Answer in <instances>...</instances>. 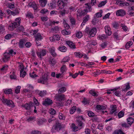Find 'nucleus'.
Instances as JSON below:
<instances>
[{"label": "nucleus", "mask_w": 134, "mask_h": 134, "mask_svg": "<svg viewBox=\"0 0 134 134\" xmlns=\"http://www.w3.org/2000/svg\"><path fill=\"white\" fill-rule=\"evenodd\" d=\"M55 48L53 47L50 48L48 49L49 53L54 57H56L57 56V53L55 51Z\"/></svg>", "instance_id": "nucleus-6"}, {"label": "nucleus", "mask_w": 134, "mask_h": 134, "mask_svg": "<svg viewBox=\"0 0 134 134\" xmlns=\"http://www.w3.org/2000/svg\"><path fill=\"white\" fill-rule=\"evenodd\" d=\"M45 121L46 120L44 119H39L37 121V123L38 125L40 126L42 125Z\"/></svg>", "instance_id": "nucleus-27"}, {"label": "nucleus", "mask_w": 134, "mask_h": 134, "mask_svg": "<svg viewBox=\"0 0 134 134\" xmlns=\"http://www.w3.org/2000/svg\"><path fill=\"white\" fill-rule=\"evenodd\" d=\"M66 66L64 65H63L62 66L61 68L60 71L62 73H63L64 72L66 71Z\"/></svg>", "instance_id": "nucleus-37"}, {"label": "nucleus", "mask_w": 134, "mask_h": 134, "mask_svg": "<svg viewBox=\"0 0 134 134\" xmlns=\"http://www.w3.org/2000/svg\"><path fill=\"white\" fill-rule=\"evenodd\" d=\"M62 33L64 35H67L70 34V32L67 31L66 30L62 31Z\"/></svg>", "instance_id": "nucleus-51"}, {"label": "nucleus", "mask_w": 134, "mask_h": 134, "mask_svg": "<svg viewBox=\"0 0 134 134\" xmlns=\"http://www.w3.org/2000/svg\"><path fill=\"white\" fill-rule=\"evenodd\" d=\"M66 88L65 87H63L59 89L58 92L59 94H61L64 92L66 91Z\"/></svg>", "instance_id": "nucleus-28"}, {"label": "nucleus", "mask_w": 134, "mask_h": 134, "mask_svg": "<svg viewBox=\"0 0 134 134\" xmlns=\"http://www.w3.org/2000/svg\"><path fill=\"white\" fill-rule=\"evenodd\" d=\"M125 86H126V88L125 89H123L122 91H126L130 88V83H126L125 84Z\"/></svg>", "instance_id": "nucleus-38"}, {"label": "nucleus", "mask_w": 134, "mask_h": 134, "mask_svg": "<svg viewBox=\"0 0 134 134\" xmlns=\"http://www.w3.org/2000/svg\"><path fill=\"white\" fill-rule=\"evenodd\" d=\"M88 115L90 117H93L94 115V114L92 111H88Z\"/></svg>", "instance_id": "nucleus-61"}, {"label": "nucleus", "mask_w": 134, "mask_h": 134, "mask_svg": "<svg viewBox=\"0 0 134 134\" xmlns=\"http://www.w3.org/2000/svg\"><path fill=\"white\" fill-rule=\"evenodd\" d=\"M5 33V30L4 26L2 25V24L0 25V34H3Z\"/></svg>", "instance_id": "nucleus-25"}, {"label": "nucleus", "mask_w": 134, "mask_h": 134, "mask_svg": "<svg viewBox=\"0 0 134 134\" xmlns=\"http://www.w3.org/2000/svg\"><path fill=\"white\" fill-rule=\"evenodd\" d=\"M127 123L130 126L132 124L134 121V119L132 117H129L127 119Z\"/></svg>", "instance_id": "nucleus-26"}, {"label": "nucleus", "mask_w": 134, "mask_h": 134, "mask_svg": "<svg viewBox=\"0 0 134 134\" xmlns=\"http://www.w3.org/2000/svg\"><path fill=\"white\" fill-rule=\"evenodd\" d=\"M66 43V44L71 48L75 49L76 48L75 44L72 42L70 41H67Z\"/></svg>", "instance_id": "nucleus-17"}, {"label": "nucleus", "mask_w": 134, "mask_h": 134, "mask_svg": "<svg viewBox=\"0 0 134 134\" xmlns=\"http://www.w3.org/2000/svg\"><path fill=\"white\" fill-rule=\"evenodd\" d=\"M12 90L11 89H6L4 91V93L6 94H10L12 93Z\"/></svg>", "instance_id": "nucleus-52"}, {"label": "nucleus", "mask_w": 134, "mask_h": 134, "mask_svg": "<svg viewBox=\"0 0 134 134\" xmlns=\"http://www.w3.org/2000/svg\"><path fill=\"white\" fill-rule=\"evenodd\" d=\"M69 60V58L68 57H66L63 59L61 62L62 64H64L66 62H68Z\"/></svg>", "instance_id": "nucleus-35"}, {"label": "nucleus", "mask_w": 134, "mask_h": 134, "mask_svg": "<svg viewBox=\"0 0 134 134\" xmlns=\"http://www.w3.org/2000/svg\"><path fill=\"white\" fill-rule=\"evenodd\" d=\"M97 22L98 21L97 20V18H96V16H94L93 20L92 21V24L93 25H95Z\"/></svg>", "instance_id": "nucleus-56"}, {"label": "nucleus", "mask_w": 134, "mask_h": 134, "mask_svg": "<svg viewBox=\"0 0 134 134\" xmlns=\"http://www.w3.org/2000/svg\"><path fill=\"white\" fill-rule=\"evenodd\" d=\"M49 113L52 115H54L55 114L56 111L54 109L52 108H51L48 111Z\"/></svg>", "instance_id": "nucleus-54"}, {"label": "nucleus", "mask_w": 134, "mask_h": 134, "mask_svg": "<svg viewBox=\"0 0 134 134\" xmlns=\"http://www.w3.org/2000/svg\"><path fill=\"white\" fill-rule=\"evenodd\" d=\"M26 16L29 18H34L33 14L30 12L28 13L26 15Z\"/></svg>", "instance_id": "nucleus-58"}, {"label": "nucleus", "mask_w": 134, "mask_h": 134, "mask_svg": "<svg viewBox=\"0 0 134 134\" xmlns=\"http://www.w3.org/2000/svg\"><path fill=\"white\" fill-rule=\"evenodd\" d=\"M38 30H32L31 31L30 33L32 35H35L38 32Z\"/></svg>", "instance_id": "nucleus-63"}, {"label": "nucleus", "mask_w": 134, "mask_h": 134, "mask_svg": "<svg viewBox=\"0 0 134 134\" xmlns=\"http://www.w3.org/2000/svg\"><path fill=\"white\" fill-rule=\"evenodd\" d=\"M116 15L118 16H123L125 15L126 13L125 11L122 9L117 10L116 13Z\"/></svg>", "instance_id": "nucleus-5"}, {"label": "nucleus", "mask_w": 134, "mask_h": 134, "mask_svg": "<svg viewBox=\"0 0 134 134\" xmlns=\"http://www.w3.org/2000/svg\"><path fill=\"white\" fill-rule=\"evenodd\" d=\"M116 105H113L112 107L111 110L110 111L111 114H113L115 112L116 110Z\"/></svg>", "instance_id": "nucleus-39"}, {"label": "nucleus", "mask_w": 134, "mask_h": 134, "mask_svg": "<svg viewBox=\"0 0 134 134\" xmlns=\"http://www.w3.org/2000/svg\"><path fill=\"white\" fill-rule=\"evenodd\" d=\"M34 36L35 40L37 41L41 40L43 38L42 36L40 33H38Z\"/></svg>", "instance_id": "nucleus-19"}, {"label": "nucleus", "mask_w": 134, "mask_h": 134, "mask_svg": "<svg viewBox=\"0 0 134 134\" xmlns=\"http://www.w3.org/2000/svg\"><path fill=\"white\" fill-rule=\"evenodd\" d=\"M15 23H12L10 24L8 27V29L11 31L13 30L15 28L17 27Z\"/></svg>", "instance_id": "nucleus-20"}, {"label": "nucleus", "mask_w": 134, "mask_h": 134, "mask_svg": "<svg viewBox=\"0 0 134 134\" xmlns=\"http://www.w3.org/2000/svg\"><path fill=\"white\" fill-rule=\"evenodd\" d=\"M8 6L9 8L10 9L13 8L15 7L14 2H13L12 3H9Z\"/></svg>", "instance_id": "nucleus-53"}, {"label": "nucleus", "mask_w": 134, "mask_h": 134, "mask_svg": "<svg viewBox=\"0 0 134 134\" xmlns=\"http://www.w3.org/2000/svg\"><path fill=\"white\" fill-rule=\"evenodd\" d=\"M14 23H15L16 25V26L18 27V26H20L21 23V19L20 18H16L14 22H13Z\"/></svg>", "instance_id": "nucleus-23"}, {"label": "nucleus", "mask_w": 134, "mask_h": 134, "mask_svg": "<svg viewBox=\"0 0 134 134\" xmlns=\"http://www.w3.org/2000/svg\"><path fill=\"white\" fill-rule=\"evenodd\" d=\"M74 54L76 57L77 58H81L83 56V54L80 52H75Z\"/></svg>", "instance_id": "nucleus-33"}, {"label": "nucleus", "mask_w": 134, "mask_h": 134, "mask_svg": "<svg viewBox=\"0 0 134 134\" xmlns=\"http://www.w3.org/2000/svg\"><path fill=\"white\" fill-rule=\"evenodd\" d=\"M107 36L104 34L99 35L98 37H99L100 40L105 39L107 38Z\"/></svg>", "instance_id": "nucleus-40"}, {"label": "nucleus", "mask_w": 134, "mask_h": 134, "mask_svg": "<svg viewBox=\"0 0 134 134\" xmlns=\"http://www.w3.org/2000/svg\"><path fill=\"white\" fill-rule=\"evenodd\" d=\"M4 58L6 60H7L10 58V55L7 53H5L4 54Z\"/></svg>", "instance_id": "nucleus-43"}, {"label": "nucleus", "mask_w": 134, "mask_h": 134, "mask_svg": "<svg viewBox=\"0 0 134 134\" xmlns=\"http://www.w3.org/2000/svg\"><path fill=\"white\" fill-rule=\"evenodd\" d=\"M57 5L61 9L64 8L65 6V4H64L63 1L62 0H58L57 2Z\"/></svg>", "instance_id": "nucleus-9"}, {"label": "nucleus", "mask_w": 134, "mask_h": 134, "mask_svg": "<svg viewBox=\"0 0 134 134\" xmlns=\"http://www.w3.org/2000/svg\"><path fill=\"white\" fill-rule=\"evenodd\" d=\"M21 69L20 72V77H24L26 74V71L24 70V68L23 66H22L21 68Z\"/></svg>", "instance_id": "nucleus-14"}, {"label": "nucleus", "mask_w": 134, "mask_h": 134, "mask_svg": "<svg viewBox=\"0 0 134 134\" xmlns=\"http://www.w3.org/2000/svg\"><path fill=\"white\" fill-rule=\"evenodd\" d=\"M53 103L52 101L50 99L47 98L46 99L45 101L42 102V104L45 106L49 105Z\"/></svg>", "instance_id": "nucleus-10"}, {"label": "nucleus", "mask_w": 134, "mask_h": 134, "mask_svg": "<svg viewBox=\"0 0 134 134\" xmlns=\"http://www.w3.org/2000/svg\"><path fill=\"white\" fill-rule=\"evenodd\" d=\"M124 114V112L122 111H121L118 114V116L119 118L123 117Z\"/></svg>", "instance_id": "nucleus-45"}, {"label": "nucleus", "mask_w": 134, "mask_h": 134, "mask_svg": "<svg viewBox=\"0 0 134 134\" xmlns=\"http://www.w3.org/2000/svg\"><path fill=\"white\" fill-rule=\"evenodd\" d=\"M10 55H12L13 54L15 55L16 54V53L15 52H14L13 51L12 49L10 50H8V52H7Z\"/></svg>", "instance_id": "nucleus-55"}, {"label": "nucleus", "mask_w": 134, "mask_h": 134, "mask_svg": "<svg viewBox=\"0 0 134 134\" xmlns=\"http://www.w3.org/2000/svg\"><path fill=\"white\" fill-rule=\"evenodd\" d=\"M105 32L107 34L108 36H110L111 34V32L110 31V28L108 26H106L105 27Z\"/></svg>", "instance_id": "nucleus-16"}, {"label": "nucleus", "mask_w": 134, "mask_h": 134, "mask_svg": "<svg viewBox=\"0 0 134 134\" xmlns=\"http://www.w3.org/2000/svg\"><path fill=\"white\" fill-rule=\"evenodd\" d=\"M58 49L60 51L63 52H65L67 50L65 46H60L59 47Z\"/></svg>", "instance_id": "nucleus-29"}, {"label": "nucleus", "mask_w": 134, "mask_h": 134, "mask_svg": "<svg viewBox=\"0 0 134 134\" xmlns=\"http://www.w3.org/2000/svg\"><path fill=\"white\" fill-rule=\"evenodd\" d=\"M55 97L57 100L59 101L64 100L65 99V95L63 94H56Z\"/></svg>", "instance_id": "nucleus-4"}, {"label": "nucleus", "mask_w": 134, "mask_h": 134, "mask_svg": "<svg viewBox=\"0 0 134 134\" xmlns=\"http://www.w3.org/2000/svg\"><path fill=\"white\" fill-rule=\"evenodd\" d=\"M58 13L59 15V16L61 17L64 16L66 13H68V12L64 9L63 10L59 11Z\"/></svg>", "instance_id": "nucleus-18"}, {"label": "nucleus", "mask_w": 134, "mask_h": 134, "mask_svg": "<svg viewBox=\"0 0 134 134\" xmlns=\"http://www.w3.org/2000/svg\"><path fill=\"white\" fill-rule=\"evenodd\" d=\"M58 116L59 118L60 119L64 120L65 119V116L62 113H59Z\"/></svg>", "instance_id": "nucleus-41"}, {"label": "nucleus", "mask_w": 134, "mask_h": 134, "mask_svg": "<svg viewBox=\"0 0 134 134\" xmlns=\"http://www.w3.org/2000/svg\"><path fill=\"white\" fill-rule=\"evenodd\" d=\"M57 2L55 1H54L51 2L48 4V5L50 8L53 9L56 7L57 5Z\"/></svg>", "instance_id": "nucleus-13"}, {"label": "nucleus", "mask_w": 134, "mask_h": 134, "mask_svg": "<svg viewBox=\"0 0 134 134\" xmlns=\"http://www.w3.org/2000/svg\"><path fill=\"white\" fill-rule=\"evenodd\" d=\"M37 94L39 95L41 97H43L46 94V91L43 90V91H39L37 90L36 91Z\"/></svg>", "instance_id": "nucleus-15"}, {"label": "nucleus", "mask_w": 134, "mask_h": 134, "mask_svg": "<svg viewBox=\"0 0 134 134\" xmlns=\"http://www.w3.org/2000/svg\"><path fill=\"white\" fill-rule=\"evenodd\" d=\"M89 93L91 94L94 96H98V94L95 91L93 90L90 91L89 92Z\"/></svg>", "instance_id": "nucleus-46"}, {"label": "nucleus", "mask_w": 134, "mask_h": 134, "mask_svg": "<svg viewBox=\"0 0 134 134\" xmlns=\"http://www.w3.org/2000/svg\"><path fill=\"white\" fill-rule=\"evenodd\" d=\"M113 27L114 28H116L119 26L118 23L116 22H114L112 24Z\"/></svg>", "instance_id": "nucleus-62"}, {"label": "nucleus", "mask_w": 134, "mask_h": 134, "mask_svg": "<svg viewBox=\"0 0 134 134\" xmlns=\"http://www.w3.org/2000/svg\"><path fill=\"white\" fill-rule=\"evenodd\" d=\"M59 36L58 35H53L52 37L50 38V40L51 41H58L60 39Z\"/></svg>", "instance_id": "nucleus-11"}, {"label": "nucleus", "mask_w": 134, "mask_h": 134, "mask_svg": "<svg viewBox=\"0 0 134 134\" xmlns=\"http://www.w3.org/2000/svg\"><path fill=\"white\" fill-rule=\"evenodd\" d=\"M96 108L97 109L99 110H104L106 108L105 106L100 105H97L96 106Z\"/></svg>", "instance_id": "nucleus-34"}, {"label": "nucleus", "mask_w": 134, "mask_h": 134, "mask_svg": "<svg viewBox=\"0 0 134 134\" xmlns=\"http://www.w3.org/2000/svg\"><path fill=\"white\" fill-rule=\"evenodd\" d=\"M62 128L61 124L60 123H57L51 129V131L52 133L55 132L56 131H58Z\"/></svg>", "instance_id": "nucleus-3"}, {"label": "nucleus", "mask_w": 134, "mask_h": 134, "mask_svg": "<svg viewBox=\"0 0 134 134\" xmlns=\"http://www.w3.org/2000/svg\"><path fill=\"white\" fill-rule=\"evenodd\" d=\"M25 44V43L24 42V41L23 40H20L19 43V47L21 48H23Z\"/></svg>", "instance_id": "nucleus-50"}, {"label": "nucleus", "mask_w": 134, "mask_h": 134, "mask_svg": "<svg viewBox=\"0 0 134 134\" xmlns=\"http://www.w3.org/2000/svg\"><path fill=\"white\" fill-rule=\"evenodd\" d=\"M103 13V11L102 10H100V12H97L95 14L96 16V17L97 18H99L101 17L102 16V14Z\"/></svg>", "instance_id": "nucleus-42"}, {"label": "nucleus", "mask_w": 134, "mask_h": 134, "mask_svg": "<svg viewBox=\"0 0 134 134\" xmlns=\"http://www.w3.org/2000/svg\"><path fill=\"white\" fill-rule=\"evenodd\" d=\"M90 18L89 16V15H86L83 18V21L85 22H86L89 20Z\"/></svg>", "instance_id": "nucleus-60"}, {"label": "nucleus", "mask_w": 134, "mask_h": 134, "mask_svg": "<svg viewBox=\"0 0 134 134\" xmlns=\"http://www.w3.org/2000/svg\"><path fill=\"white\" fill-rule=\"evenodd\" d=\"M8 66L6 65H4L2 68L0 69V70L2 71H4L7 70L8 68Z\"/></svg>", "instance_id": "nucleus-48"}, {"label": "nucleus", "mask_w": 134, "mask_h": 134, "mask_svg": "<svg viewBox=\"0 0 134 134\" xmlns=\"http://www.w3.org/2000/svg\"><path fill=\"white\" fill-rule=\"evenodd\" d=\"M21 88V87L20 86H17L15 90V92L16 94L19 93L20 92Z\"/></svg>", "instance_id": "nucleus-47"}, {"label": "nucleus", "mask_w": 134, "mask_h": 134, "mask_svg": "<svg viewBox=\"0 0 134 134\" xmlns=\"http://www.w3.org/2000/svg\"><path fill=\"white\" fill-rule=\"evenodd\" d=\"M85 31L86 34H87L88 35V37H91L95 36L97 30L95 28H93L91 29L87 27L85 29Z\"/></svg>", "instance_id": "nucleus-1"}, {"label": "nucleus", "mask_w": 134, "mask_h": 134, "mask_svg": "<svg viewBox=\"0 0 134 134\" xmlns=\"http://www.w3.org/2000/svg\"><path fill=\"white\" fill-rule=\"evenodd\" d=\"M49 63L52 66H53L56 63V60L51 56H50L48 60Z\"/></svg>", "instance_id": "nucleus-8"}, {"label": "nucleus", "mask_w": 134, "mask_h": 134, "mask_svg": "<svg viewBox=\"0 0 134 134\" xmlns=\"http://www.w3.org/2000/svg\"><path fill=\"white\" fill-rule=\"evenodd\" d=\"M76 109V106H74L71 107L70 110V113L71 114H73L75 111Z\"/></svg>", "instance_id": "nucleus-32"}, {"label": "nucleus", "mask_w": 134, "mask_h": 134, "mask_svg": "<svg viewBox=\"0 0 134 134\" xmlns=\"http://www.w3.org/2000/svg\"><path fill=\"white\" fill-rule=\"evenodd\" d=\"M28 5L30 7L33 8L35 10H36L37 9V4L34 1L30 2L29 3Z\"/></svg>", "instance_id": "nucleus-12"}, {"label": "nucleus", "mask_w": 134, "mask_h": 134, "mask_svg": "<svg viewBox=\"0 0 134 134\" xmlns=\"http://www.w3.org/2000/svg\"><path fill=\"white\" fill-rule=\"evenodd\" d=\"M107 2L106 0L104 1L101 2L98 5V7H102V6L104 5L107 3Z\"/></svg>", "instance_id": "nucleus-49"}, {"label": "nucleus", "mask_w": 134, "mask_h": 134, "mask_svg": "<svg viewBox=\"0 0 134 134\" xmlns=\"http://www.w3.org/2000/svg\"><path fill=\"white\" fill-rule=\"evenodd\" d=\"M41 6L42 7H44L47 2V0H39Z\"/></svg>", "instance_id": "nucleus-21"}, {"label": "nucleus", "mask_w": 134, "mask_h": 134, "mask_svg": "<svg viewBox=\"0 0 134 134\" xmlns=\"http://www.w3.org/2000/svg\"><path fill=\"white\" fill-rule=\"evenodd\" d=\"M33 103L30 102L29 104L26 103L24 106L23 107L26 110H29L30 109L31 106L32 105Z\"/></svg>", "instance_id": "nucleus-24"}, {"label": "nucleus", "mask_w": 134, "mask_h": 134, "mask_svg": "<svg viewBox=\"0 0 134 134\" xmlns=\"http://www.w3.org/2000/svg\"><path fill=\"white\" fill-rule=\"evenodd\" d=\"M71 128L72 131L74 132H76L78 130V127L76 126L74 124H72Z\"/></svg>", "instance_id": "nucleus-36"}, {"label": "nucleus", "mask_w": 134, "mask_h": 134, "mask_svg": "<svg viewBox=\"0 0 134 134\" xmlns=\"http://www.w3.org/2000/svg\"><path fill=\"white\" fill-rule=\"evenodd\" d=\"M88 12L87 9H84L81 11V13L82 15H84L86 14Z\"/></svg>", "instance_id": "nucleus-64"}, {"label": "nucleus", "mask_w": 134, "mask_h": 134, "mask_svg": "<svg viewBox=\"0 0 134 134\" xmlns=\"http://www.w3.org/2000/svg\"><path fill=\"white\" fill-rule=\"evenodd\" d=\"M47 51L46 50L42 49L40 50V51L37 53V54L38 57L40 58H42V56H43L46 55Z\"/></svg>", "instance_id": "nucleus-7"}, {"label": "nucleus", "mask_w": 134, "mask_h": 134, "mask_svg": "<svg viewBox=\"0 0 134 134\" xmlns=\"http://www.w3.org/2000/svg\"><path fill=\"white\" fill-rule=\"evenodd\" d=\"M15 73L14 71H13L12 73L10 75V77L12 79L16 80L17 77L15 74Z\"/></svg>", "instance_id": "nucleus-31"}, {"label": "nucleus", "mask_w": 134, "mask_h": 134, "mask_svg": "<svg viewBox=\"0 0 134 134\" xmlns=\"http://www.w3.org/2000/svg\"><path fill=\"white\" fill-rule=\"evenodd\" d=\"M120 26L122 27V29L125 31H126L128 30V28L124 24H121Z\"/></svg>", "instance_id": "nucleus-44"}, {"label": "nucleus", "mask_w": 134, "mask_h": 134, "mask_svg": "<svg viewBox=\"0 0 134 134\" xmlns=\"http://www.w3.org/2000/svg\"><path fill=\"white\" fill-rule=\"evenodd\" d=\"M48 75L46 74H44L38 80V82L44 84H47L48 79L47 77Z\"/></svg>", "instance_id": "nucleus-2"}, {"label": "nucleus", "mask_w": 134, "mask_h": 134, "mask_svg": "<svg viewBox=\"0 0 134 134\" xmlns=\"http://www.w3.org/2000/svg\"><path fill=\"white\" fill-rule=\"evenodd\" d=\"M121 125L122 127H124L125 128H129L130 126L128 123L127 124L125 122L122 123Z\"/></svg>", "instance_id": "nucleus-57"}, {"label": "nucleus", "mask_w": 134, "mask_h": 134, "mask_svg": "<svg viewBox=\"0 0 134 134\" xmlns=\"http://www.w3.org/2000/svg\"><path fill=\"white\" fill-rule=\"evenodd\" d=\"M6 104L8 106L12 108L14 107L15 106L13 101L10 100H8L7 103H6Z\"/></svg>", "instance_id": "nucleus-22"}, {"label": "nucleus", "mask_w": 134, "mask_h": 134, "mask_svg": "<svg viewBox=\"0 0 134 134\" xmlns=\"http://www.w3.org/2000/svg\"><path fill=\"white\" fill-rule=\"evenodd\" d=\"M133 42L131 41L127 42L125 46V48L126 49L129 48L133 44Z\"/></svg>", "instance_id": "nucleus-30"}, {"label": "nucleus", "mask_w": 134, "mask_h": 134, "mask_svg": "<svg viewBox=\"0 0 134 134\" xmlns=\"http://www.w3.org/2000/svg\"><path fill=\"white\" fill-rule=\"evenodd\" d=\"M82 33L81 32H79L76 33V36L77 37L80 38L82 36Z\"/></svg>", "instance_id": "nucleus-59"}]
</instances>
